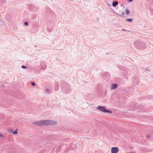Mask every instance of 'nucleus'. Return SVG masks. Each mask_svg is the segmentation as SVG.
Segmentation results:
<instances>
[{
  "label": "nucleus",
  "instance_id": "f257e3e1",
  "mask_svg": "<svg viewBox=\"0 0 153 153\" xmlns=\"http://www.w3.org/2000/svg\"><path fill=\"white\" fill-rule=\"evenodd\" d=\"M134 45L137 49H143L146 48V45L144 42L140 40L136 41L134 42Z\"/></svg>",
  "mask_w": 153,
  "mask_h": 153
},
{
  "label": "nucleus",
  "instance_id": "f03ea898",
  "mask_svg": "<svg viewBox=\"0 0 153 153\" xmlns=\"http://www.w3.org/2000/svg\"><path fill=\"white\" fill-rule=\"evenodd\" d=\"M61 86L66 93H68L70 91V86L69 84L64 83Z\"/></svg>",
  "mask_w": 153,
  "mask_h": 153
},
{
  "label": "nucleus",
  "instance_id": "7ed1b4c3",
  "mask_svg": "<svg viewBox=\"0 0 153 153\" xmlns=\"http://www.w3.org/2000/svg\"><path fill=\"white\" fill-rule=\"evenodd\" d=\"M41 125H49L51 124H53V122L49 120H45L41 121Z\"/></svg>",
  "mask_w": 153,
  "mask_h": 153
},
{
  "label": "nucleus",
  "instance_id": "20e7f679",
  "mask_svg": "<svg viewBox=\"0 0 153 153\" xmlns=\"http://www.w3.org/2000/svg\"><path fill=\"white\" fill-rule=\"evenodd\" d=\"M119 151V149L117 147H112L111 149V153H117Z\"/></svg>",
  "mask_w": 153,
  "mask_h": 153
},
{
  "label": "nucleus",
  "instance_id": "39448f33",
  "mask_svg": "<svg viewBox=\"0 0 153 153\" xmlns=\"http://www.w3.org/2000/svg\"><path fill=\"white\" fill-rule=\"evenodd\" d=\"M97 109H99L101 111L105 112L106 110L105 107L104 106H99L98 108H97Z\"/></svg>",
  "mask_w": 153,
  "mask_h": 153
},
{
  "label": "nucleus",
  "instance_id": "423d86ee",
  "mask_svg": "<svg viewBox=\"0 0 153 153\" xmlns=\"http://www.w3.org/2000/svg\"><path fill=\"white\" fill-rule=\"evenodd\" d=\"M41 121H35L33 122V124L37 125V126H41Z\"/></svg>",
  "mask_w": 153,
  "mask_h": 153
},
{
  "label": "nucleus",
  "instance_id": "0eeeda50",
  "mask_svg": "<svg viewBox=\"0 0 153 153\" xmlns=\"http://www.w3.org/2000/svg\"><path fill=\"white\" fill-rule=\"evenodd\" d=\"M118 85L117 84H113L111 85V89H114L118 87Z\"/></svg>",
  "mask_w": 153,
  "mask_h": 153
},
{
  "label": "nucleus",
  "instance_id": "6e6552de",
  "mask_svg": "<svg viewBox=\"0 0 153 153\" xmlns=\"http://www.w3.org/2000/svg\"><path fill=\"white\" fill-rule=\"evenodd\" d=\"M118 4V2L117 1H113L112 2V6L114 7H115Z\"/></svg>",
  "mask_w": 153,
  "mask_h": 153
},
{
  "label": "nucleus",
  "instance_id": "1a4fd4ad",
  "mask_svg": "<svg viewBox=\"0 0 153 153\" xmlns=\"http://www.w3.org/2000/svg\"><path fill=\"white\" fill-rule=\"evenodd\" d=\"M59 89V85L58 84L56 85L55 86L54 90L55 91H56Z\"/></svg>",
  "mask_w": 153,
  "mask_h": 153
},
{
  "label": "nucleus",
  "instance_id": "9d476101",
  "mask_svg": "<svg viewBox=\"0 0 153 153\" xmlns=\"http://www.w3.org/2000/svg\"><path fill=\"white\" fill-rule=\"evenodd\" d=\"M18 133V129H16L14 131H13V133L14 134H16Z\"/></svg>",
  "mask_w": 153,
  "mask_h": 153
},
{
  "label": "nucleus",
  "instance_id": "9b49d317",
  "mask_svg": "<svg viewBox=\"0 0 153 153\" xmlns=\"http://www.w3.org/2000/svg\"><path fill=\"white\" fill-rule=\"evenodd\" d=\"M126 21L127 22H132L133 21V19H126Z\"/></svg>",
  "mask_w": 153,
  "mask_h": 153
},
{
  "label": "nucleus",
  "instance_id": "f8f14e48",
  "mask_svg": "<svg viewBox=\"0 0 153 153\" xmlns=\"http://www.w3.org/2000/svg\"><path fill=\"white\" fill-rule=\"evenodd\" d=\"M126 13V15L130 13V11L128 9H126L125 11Z\"/></svg>",
  "mask_w": 153,
  "mask_h": 153
},
{
  "label": "nucleus",
  "instance_id": "ddd939ff",
  "mask_svg": "<svg viewBox=\"0 0 153 153\" xmlns=\"http://www.w3.org/2000/svg\"><path fill=\"white\" fill-rule=\"evenodd\" d=\"M105 112H107L110 113H112L111 111L110 110H105Z\"/></svg>",
  "mask_w": 153,
  "mask_h": 153
},
{
  "label": "nucleus",
  "instance_id": "4468645a",
  "mask_svg": "<svg viewBox=\"0 0 153 153\" xmlns=\"http://www.w3.org/2000/svg\"><path fill=\"white\" fill-rule=\"evenodd\" d=\"M21 68L23 69H26L27 68V67L25 65H22Z\"/></svg>",
  "mask_w": 153,
  "mask_h": 153
},
{
  "label": "nucleus",
  "instance_id": "2eb2a0df",
  "mask_svg": "<svg viewBox=\"0 0 153 153\" xmlns=\"http://www.w3.org/2000/svg\"><path fill=\"white\" fill-rule=\"evenodd\" d=\"M31 85L33 86H34L36 85V84H35V83H34L33 82H31Z\"/></svg>",
  "mask_w": 153,
  "mask_h": 153
},
{
  "label": "nucleus",
  "instance_id": "dca6fc26",
  "mask_svg": "<svg viewBox=\"0 0 153 153\" xmlns=\"http://www.w3.org/2000/svg\"><path fill=\"white\" fill-rule=\"evenodd\" d=\"M24 25L25 26H27L28 25V23L27 22H26L24 23Z\"/></svg>",
  "mask_w": 153,
  "mask_h": 153
},
{
  "label": "nucleus",
  "instance_id": "f3484780",
  "mask_svg": "<svg viewBox=\"0 0 153 153\" xmlns=\"http://www.w3.org/2000/svg\"><path fill=\"white\" fill-rule=\"evenodd\" d=\"M4 136V135L0 132V137H3Z\"/></svg>",
  "mask_w": 153,
  "mask_h": 153
},
{
  "label": "nucleus",
  "instance_id": "a211bd4d",
  "mask_svg": "<svg viewBox=\"0 0 153 153\" xmlns=\"http://www.w3.org/2000/svg\"><path fill=\"white\" fill-rule=\"evenodd\" d=\"M124 13L123 12H122L120 15L122 16H124Z\"/></svg>",
  "mask_w": 153,
  "mask_h": 153
},
{
  "label": "nucleus",
  "instance_id": "6ab92c4d",
  "mask_svg": "<svg viewBox=\"0 0 153 153\" xmlns=\"http://www.w3.org/2000/svg\"><path fill=\"white\" fill-rule=\"evenodd\" d=\"M146 137L147 138H149L150 137V135L149 134H147L146 136Z\"/></svg>",
  "mask_w": 153,
  "mask_h": 153
},
{
  "label": "nucleus",
  "instance_id": "aec40b11",
  "mask_svg": "<svg viewBox=\"0 0 153 153\" xmlns=\"http://www.w3.org/2000/svg\"><path fill=\"white\" fill-rule=\"evenodd\" d=\"M46 68V66L45 65V67H44L43 68V67H42V68L43 69H45V68Z\"/></svg>",
  "mask_w": 153,
  "mask_h": 153
},
{
  "label": "nucleus",
  "instance_id": "412c9836",
  "mask_svg": "<svg viewBox=\"0 0 153 153\" xmlns=\"http://www.w3.org/2000/svg\"><path fill=\"white\" fill-rule=\"evenodd\" d=\"M133 1V0H128V2H131Z\"/></svg>",
  "mask_w": 153,
  "mask_h": 153
},
{
  "label": "nucleus",
  "instance_id": "4be33fe9",
  "mask_svg": "<svg viewBox=\"0 0 153 153\" xmlns=\"http://www.w3.org/2000/svg\"><path fill=\"white\" fill-rule=\"evenodd\" d=\"M46 91H47L48 92L49 91V89H46Z\"/></svg>",
  "mask_w": 153,
  "mask_h": 153
},
{
  "label": "nucleus",
  "instance_id": "5701e85b",
  "mask_svg": "<svg viewBox=\"0 0 153 153\" xmlns=\"http://www.w3.org/2000/svg\"><path fill=\"white\" fill-rule=\"evenodd\" d=\"M122 30L126 31V30H125V29H122Z\"/></svg>",
  "mask_w": 153,
  "mask_h": 153
},
{
  "label": "nucleus",
  "instance_id": "b1692460",
  "mask_svg": "<svg viewBox=\"0 0 153 153\" xmlns=\"http://www.w3.org/2000/svg\"><path fill=\"white\" fill-rule=\"evenodd\" d=\"M45 67V65H44V66H43V67Z\"/></svg>",
  "mask_w": 153,
  "mask_h": 153
}]
</instances>
